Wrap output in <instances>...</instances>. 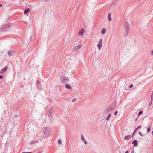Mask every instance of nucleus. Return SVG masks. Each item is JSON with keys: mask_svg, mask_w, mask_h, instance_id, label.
Wrapping results in <instances>:
<instances>
[{"mask_svg": "<svg viewBox=\"0 0 153 153\" xmlns=\"http://www.w3.org/2000/svg\"><path fill=\"white\" fill-rule=\"evenodd\" d=\"M125 32L124 33V36H127L128 34L130 26L128 23L126 22L125 24Z\"/></svg>", "mask_w": 153, "mask_h": 153, "instance_id": "1", "label": "nucleus"}, {"mask_svg": "<svg viewBox=\"0 0 153 153\" xmlns=\"http://www.w3.org/2000/svg\"><path fill=\"white\" fill-rule=\"evenodd\" d=\"M60 82L62 83H66L69 82L68 78L65 76H62L60 78Z\"/></svg>", "mask_w": 153, "mask_h": 153, "instance_id": "2", "label": "nucleus"}, {"mask_svg": "<svg viewBox=\"0 0 153 153\" xmlns=\"http://www.w3.org/2000/svg\"><path fill=\"white\" fill-rule=\"evenodd\" d=\"M10 27L9 25L5 24L2 26L1 28L0 29V32H4L8 30Z\"/></svg>", "mask_w": 153, "mask_h": 153, "instance_id": "3", "label": "nucleus"}, {"mask_svg": "<svg viewBox=\"0 0 153 153\" xmlns=\"http://www.w3.org/2000/svg\"><path fill=\"white\" fill-rule=\"evenodd\" d=\"M16 52V51L13 50H9L7 52L9 56H10L13 55V54Z\"/></svg>", "mask_w": 153, "mask_h": 153, "instance_id": "4", "label": "nucleus"}, {"mask_svg": "<svg viewBox=\"0 0 153 153\" xmlns=\"http://www.w3.org/2000/svg\"><path fill=\"white\" fill-rule=\"evenodd\" d=\"M36 86L37 88L39 90H41L42 89V86L40 81L37 80L36 82Z\"/></svg>", "mask_w": 153, "mask_h": 153, "instance_id": "5", "label": "nucleus"}, {"mask_svg": "<svg viewBox=\"0 0 153 153\" xmlns=\"http://www.w3.org/2000/svg\"><path fill=\"white\" fill-rule=\"evenodd\" d=\"M81 47L82 45H76L74 48L72 50V52H73L77 51L79 50V49H80V48H81Z\"/></svg>", "mask_w": 153, "mask_h": 153, "instance_id": "6", "label": "nucleus"}, {"mask_svg": "<svg viewBox=\"0 0 153 153\" xmlns=\"http://www.w3.org/2000/svg\"><path fill=\"white\" fill-rule=\"evenodd\" d=\"M132 144L134 145V146L137 147L138 145V142L137 140H134L132 143Z\"/></svg>", "mask_w": 153, "mask_h": 153, "instance_id": "7", "label": "nucleus"}, {"mask_svg": "<svg viewBox=\"0 0 153 153\" xmlns=\"http://www.w3.org/2000/svg\"><path fill=\"white\" fill-rule=\"evenodd\" d=\"M84 32V30L83 29H81L79 32L78 34L79 35L82 36Z\"/></svg>", "mask_w": 153, "mask_h": 153, "instance_id": "8", "label": "nucleus"}, {"mask_svg": "<svg viewBox=\"0 0 153 153\" xmlns=\"http://www.w3.org/2000/svg\"><path fill=\"white\" fill-rule=\"evenodd\" d=\"M113 110V107L110 106L109 108L107 109V113L110 112H111Z\"/></svg>", "mask_w": 153, "mask_h": 153, "instance_id": "9", "label": "nucleus"}, {"mask_svg": "<svg viewBox=\"0 0 153 153\" xmlns=\"http://www.w3.org/2000/svg\"><path fill=\"white\" fill-rule=\"evenodd\" d=\"M141 128V126H139L135 130H134L133 134L131 135V137H133L134 134H135V133L137 132V130L138 129H140Z\"/></svg>", "mask_w": 153, "mask_h": 153, "instance_id": "10", "label": "nucleus"}, {"mask_svg": "<svg viewBox=\"0 0 153 153\" xmlns=\"http://www.w3.org/2000/svg\"><path fill=\"white\" fill-rule=\"evenodd\" d=\"M131 137V136L129 135H126L124 139L126 140H128Z\"/></svg>", "mask_w": 153, "mask_h": 153, "instance_id": "11", "label": "nucleus"}, {"mask_svg": "<svg viewBox=\"0 0 153 153\" xmlns=\"http://www.w3.org/2000/svg\"><path fill=\"white\" fill-rule=\"evenodd\" d=\"M65 87L68 89L71 90L72 88L70 86L69 84H67L65 85Z\"/></svg>", "mask_w": 153, "mask_h": 153, "instance_id": "12", "label": "nucleus"}, {"mask_svg": "<svg viewBox=\"0 0 153 153\" xmlns=\"http://www.w3.org/2000/svg\"><path fill=\"white\" fill-rule=\"evenodd\" d=\"M30 11V9L29 8H27V9H26L24 11V14H27V13L29 12Z\"/></svg>", "mask_w": 153, "mask_h": 153, "instance_id": "13", "label": "nucleus"}, {"mask_svg": "<svg viewBox=\"0 0 153 153\" xmlns=\"http://www.w3.org/2000/svg\"><path fill=\"white\" fill-rule=\"evenodd\" d=\"M111 14L110 13H109L108 15V20L109 22H110L111 21L112 18L111 17Z\"/></svg>", "mask_w": 153, "mask_h": 153, "instance_id": "14", "label": "nucleus"}, {"mask_svg": "<svg viewBox=\"0 0 153 153\" xmlns=\"http://www.w3.org/2000/svg\"><path fill=\"white\" fill-rule=\"evenodd\" d=\"M7 66H5L4 68H3V69H2L1 70V73H3L7 69Z\"/></svg>", "mask_w": 153, "mask_h": 153, "instance_id": "15", "label": "nucleus"}, {"mask_svg": "<svg viewBox=\"0 0 153 153\" xmlns=\"http://www.w3.org/2000/svg\"><path fill=\"white\" fill-rule=\"evenodd\" d=\"M106 31V29L105 28H103L101 30V33L102 34H103L105 33Z\"/></svg>", "mask_w": 153, "mask_h": 153, "instance_id": "16", "label": "nucleus"}, {"mask_svg": "<svg viewBox=\"0 0 153 153\" xmlns=\"http://www.w3.org/2000/svg\"><path fill=\"white\" fill-rule=\"evenodd\" d=\"M97 47H98V49L100 50L101 48H102V44H98L97 45Z\"/></svg>", "mask_w": 153, "mask_h": 153, "instance_id": "17", "label": "nucleus"}, {"mask_svg": "<svg viewBox=\"0 0 153 153\" xmlns=\"http://www.w3.org/2000/svg\"><path fill=\"white\" fill-rule=\"evenodd\" d=\"M111 114H108V116L106 118V120L107 121H108L109 120V118L111 117Z\"/></svg>", "mask_w": 153, "mask_h": 153, "instance_id": "18", "label": "nucleus"}, {"mask_svg": "<svg viewBox=\"0 0 153 153\" xmlns=\"http://www.w3.org/2000/svg\"><path fill=\"white\" fill-rule=\"evenodd\" d=\"M53 107H52L49 109V112L50 115H51V111L53 110Z\"/></svg>", "mask_w": 153, "mask_h": 153, "instance_id": "19", "label": "nucleus"}, {"mask_svg": "<svg viewBox=\"0 0 153 153\" xmlns=\"http://www.w3.org/2000/svg\"><path fill=\"white\" fill-rule=\"evenodd\" d=\"M48 130V128H47V127H45L44 128V133H45V131L46 130Z\"/></svg>", "mask_w": 153, "mask_h": 153, "instance_id": "20", "label": "nucleus"}, {"mask_svg": "<svg viewBox=\"0 0 153 153\" xmlns=\"http://www.w3.org/2000/svg\"><path fill=\"white\" fill-rule=\"evenodd\" d=\"M143 113V111H140L138 113V116H140V115H141L142 113Z\"/></svg>", "mask_w": 153, "mask_h": 153, "instance_id": "21", "label": "nucleus"}, {"mask_svg": "<svg viewBox=\"0 0 153 153\" xmlns=\"http://www.w3.org/2000/svg\"><path fill=\"white\" fill-rule=\"evenodd\" d=\"M81 139L83 141V140H84L85 139H84V136L82 134H81Z\"/></svg>", "mask_w": 153, "mask_h": 153, "instance_id": "22", "label": "nucleus"}, {"mask_svg": "<svg viewBox=\"0 0 153 153\" xmlns=\"http://www.w3.org/2000/svg\"><path fill=\"white\" fill-rule=\"evenodd\" d=\"M98 44H101L102 45V39H100V40L99 41Z\"/></svg>", "mask_w": 153, "mask_h": 153, "instance_id": "23", "label": "nucleus"}, {"mask_svg": "<svg viewBox=\"0 0 153 153\" xmlns=\"http://www.w3.org/2000/svg\"><path fill=\"white\" fill-rule=\"evenodd\" d=\"M58 143L59 144H62V142L61 140L60 139H59L58 140Z\"/></svg>", "mask_w": 153, "mask_h": 153, "instance_id": "24", "label": "nucleus"}, {"mask_svg": "<svg viewBox=\"0 0 153 153\" xmlns=\"http://www.w3.org/2000/svg\"><path fill=\"white\" fill-rule=\"evenodd\" d=\"M76 100V99L75 98L73 99L72 100V102H75Z\"/></svg>", "mask_w": 153, "mask_h": 153, "instance_id": "25", "label": "nucleus"}, {"mask_svg": "<svg viewBox=\"0 0 153 153\" xmlns=\"http://www.w3.org/2000/svg\"><path fill=\"white\" fill-rule=\"evenodd\" d=\"M34 143V141L33 140L31 141H30L29 143L31 145L33 144Z\"/></svg>", "mask_w": 153, "mask_h": 153, "instance_id": "26", "label": "nucleus"}, {"mask_svg": "<svg viewBox=\"0 0 153 153\" xmlns=\"http://www.w3.org/2000/svg\"><path fill=\"white\" fill-rule=\"evenodd\" d=\"M150 131V128L149 127L147 129V132L149 133Z\"/></svg>", "mask_w": 153, "mask_h": 153, "instance_id": "27", "label": "nucleus"}, {"mask_svg": "<svg viewBox=\"0 0 153 153\" xmlns=\"http://www.w3.org/2000/svg\"><path fill=\"white\" fill-rule=\"evenodd\" d=\"M151 103H152V100L153 99V95H152L151 96Z\"/></svg>", "mask_w": 153, "mask_h": 153, "instance_id": "28", "label": "nucleus"}, {"mask_svg": "<svg viewBox=\"0 0 153 153\" xmlns=\"http://www.w3.org/2000/svg\"><path fill=\"white\" fill-rule=\"evenodd\" d=\"M133 85L132 84H131V85H129V88H132V87H133Z\"/></svg>", "mask_w": 153, "mask_h": 153, "instance_id": "29", "label": "nucleus"}, {"mask_svg": "<svg viewBox=\"0 0 153 153\" xmlns=\"http://www.w3.org/2000/svg\"><path fill=\"white\" fill-rule=\"evenodd\" d=\"M83 141H84V143L86 145V144H87V141L86 140H83Z\"/></svg>", "mask_w": 153, "mask_h": 153, "instance_id": "30", "label": "nucleus"}, {"mask_svg": "<svg viewBox=\"0 0 153 153\" xmlns=\"http://www.w3.org/2000/svg\"><path fill=\"white\" fill-rule=\"evenodd\" d=\"M4 120L2 118H1V120H0V122L1 123H2L3 122Z\"/></svg>", "mask_w": 153, "mask_h": 153, "instance_id": "31", "label": "nucleus"}, {"mask_svg": "<svg viewBox=\"0 0 153 153\" xmlns=\"http://www.w3.org/2000/svg\"><path fill=\"white\" fill-rule=\"evenodd\" d=\"M139 134L140 136H143V135L142 134L141 132H139Z\"/></svg>", "mask_w": 153, "mask_h": 153, "instance_id": "32", "label": "nucleus"}, {"mask_svg": "<svg viewBox=\"0 0 153 153\" xmlns=\"http://www.w3.org/2000/svg\"><path fill=\"white\" fill-rule=\"evenodd\" d=\"M117 113H118V112H117V111H116L114 113V115H116L117 114Z\"/></svg>", "mask_w": 153, "mask_h": 153, "instance_id": "33", "label": "nucleus"}, {"mask_svg": "<svg viewBox=\"0 0 153 153\" xmlns=\"http://www.w3.org/2000/svg\"><path fill=\"white\" fill-rule=\"evenodd\" d=\"M134 149H133L131 151V153H134Z\"/></svg>", "mask_w": 153, "mask_h": 153, "instance_id": "34", "label": "nucleus"}, {"mask_svg": "<svg viewBox=\"0 0 153 153\" xmlns=\"http://www.w3.org/2000/svg\"><path fill=\"white\" fill-rule=\"evenodd\" d=\"M22 153H32L31 152H23Z\"/></svg>", "mask_w": 153, "mask_h": 153, "instance_id": "35", "label": "nucleus"}, {"mask_svg": "<svg viewBox=\"0 0 153 153\" xmlns=\"http://www.w3.org/2000/svg\"><path fill=\"white\" fill-rule=\"evenodd\" d=\"M151 55L152 56L153 55V50H152L151 51Z\"/></svg>", "mask_w": 153, "mask_h": 153, "instance_id": "36", "label": "nucleus"}, {"mask_svg": "<svg viewBox=\"0 0 153 153\" xmlns=\"http://www.w3.org/2000/svg\"><path fill=\"white\" fill-rule=\"evenodd\" d=\"M3 77V76L0 75V79H2Z\"/></svg>", "mask_w": 153, "mask_h": 153, "instance_id": "37", "label": "nucleus"}, {"mask_svg": "<svg viewBox=\"0 0 153 153\" xmlns=\"http://www.w3.org/2000/svg\"><path fill=\"white\" fill-rule=\"evenodd\" d=\"M45 2H48L50 1V0H43Z\"/></svg>", "mask_w": 153, "mask_h": 153, "instance_id": "38", "label": "nucleus"}, {"mask_svg": "<svg viewBox=\"0 0 153 153\" xmlns=\"http://www.w3.org/2000/svg\"><path fill=\"white\" fill-rule=\"evenodd\" d=\"M129 153V152L128 151H126L125 152V153Z\"/></svg>", "mask_w": 153, "mask_h": 153, "instance_id": "39", "label": "nucleus"}, {"mask_svg": "<svg viewBox=\"0 0 153 153\" xmlns=\"http://www.w3.org/2000/svg\"><path fill=\"white\" fill-rule=\"evenodd\" d=\"M118 1V0H114L113 2V3L114 2H117Z\"/></svg>", "mask_w": 153, "mask_h": 153, "instance_id": "40", "label": "nucleus"}, {"mask_svg": "<svg viewBox=\"0 0 153 153\" xmlns=\"http://www.w3.org/2000/svg\"><path fill=\"white\" fill-rule=\"evenodd\" d=\"M2 4H0V6L1 7H2Z\"/></svg>", "mask_w": 153, "mask_h": 153, "instance_id": "41", "label": "nucleus"}, {"mask_svg": "<svg viewBox=\"0 0 153 153\" xmlns=\"http://www.w3.org/2000/svg\"><path fill=\"white\" fill-rule=\"evenodd\" d=\"M137 118H138V117H137V118L135 120V121H137Z\"/></svg>", "mask_w": 153, "mask_h": 153, "instance_id": "42", "label": "nucleus"}, {"mask_svg": "<svg viewBox=\"0 0 153 153\" xmlns=\"http://www.w3.org/2000/svg\"><path fill=\"white\" fill-rule=\"evenodd\" d=\"M152 134L153 135V131H152Z\"/></svg>", "mask_w": 153, "mask_h": 153, "instance_id": "43", "label": "nucleus"}, {"mask_svg": "<svg viewBox=\"0 0 153 153\" xmlns=\"http://www.w3.org/2000/svg\"><path fill=\"white\" fill-rule=\"evenodd\" d=\"M151 103V102L149 104V105L150 106Z\"/></svg>", "mask_w": 153, "mask_h": 153, "instance_id": "44", "label": "nucleus"}, {"mask_svg": "<svg viewBox=\"0 0 153 153\" xmlns=\"http://www.w3.org/2000/svg\"><path fill=\"white\" fill-rule=\"evenodd\" d=\"M152 95L153 96V91L152 92Z\"/></svg>", "mask_w": 153, "mask_h": 153, "instance_id": "45", "label": "nucleus"}, {"mask_svg": "<svg viewBox=\"0 0 153 153\" xmlns=\"http://www.w3.org/2000/svg\"><path fill=\"white\" fill-rule=\"evenodd\" d=\"M15 117H17V116H16V115H15Z\"/></svg>", "mask_w": 153, "mask_h": 153, "instance_id": "46", "label": "nucleus"}, {"mask_svg": "<svg viewBox=\"0 0 153 153\" xmlns=\"http://www.w3.org/2000/svg\"><path fill=\"white\" fill-rule=\"evenodd\" d=\"M15 117H17V116H16V115H15Z\"/></svg>", "mask_w": 153, "mask_h": 153, "instance_id": "47", "label": "nucleus"}]
</instances>
